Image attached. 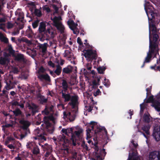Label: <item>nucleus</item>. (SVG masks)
<instances>
[{
	"label": "nucleus",
	"instance_id": "nucleus-23",
	"mask_svg": "<svg viewBox=\"0 0 160 160\" xmlns=\"http://www.w3.org/2000/svg\"><path fill=\"white\" fill-rule=\"evenodd\" d=\"M15 57L16 60L19 61H22L24 60V57L22 54L18 53L16 55L14 54V56H13Z\"/></svg>",
	"mask_w": 160,
	"mask_h": 160
},
{
	"label": "nucleus",
	"instance_id": "nucleus-5",
	"mask_svg": "<svg viewBox=\"0 0 160 160\" xmlns=\"http://www.w3.org/2000/svg\"><path fill=\"white\" fill-rule=\"evenodd\" d=\"M19 122L22 125V128L25 130V134H22L20 135H17L15 132H14V134L15 137L17 138L22 139L24 138L28 133H29V132L28 130L27 129V128L30 125V123L28 121L22 119L19 121Z\"/></svg>",
	"mask_w": 160,
	"mask_h": 160
},
{
	"label": "nucleus",
	"instance_id": "nucleus-2",
	"mask_svg": "<svg viewBox=\"0 0 160 160\" xmlns=\"http://www.w3.org/2000/svg\"><path fill=\"white\" fill-rule=\"evenodd\" d=\"M88 126L89 128L87 130L86 138L89 144H93V142L91 139L93 135L94 137H96V133L102 130H103L106 133L107 132L105 128L99 126L97 122L91 121L88 125Z\"/></svg>",
	"mask_w": 160,
	"mask_h": 160
},
{
	"label": "nucleus",
	"instance_id": "nucleus-63",
	"mask_svg": "<svg viewBox=\"0 0 160 160\" xmlns=\"http://www.w3.org/2000/svg\"><path fill=\"white\" fill-rule=\"evenodd\" d=\"M8 147L10 149H12L14 148V146L12 144H9L8 145Z\"/></svg>",
	"mask_w": 160,
	"mask_h": 160
},
{
	"label": "nucleus",
	"instance_id": "nucleus-35",
	"mask_svg": "<svg viewBox=\"0 0 160 160\" xmlns=\"http://www.w3.org/2000/svg\"><path fill=\"white\" fill-rule=\"evenodd\" d=\"M14 26V24L11 22H8L7 24V28L8 29L12 28Z\"/></svg>",
	"mask_w": 160,
	"mask_h": 160
},
{
	"label": "nucleus",
	"instance_id": "nucleus-12",
	"mask_svg": "<svg viewBox=\"0 0 160 160\" xmlns=\"http://www.w3.org/2000/svg\"><path fill=\"white\" fill-rule=\"evenodd\" d=\"M153 136L156 141L160 140V125H156L154 127Z\"/></svg>",
	"mask_w": 160,
	"mask_h": 160
},
{
	"label": "nucleus",
	"instance_id": "nucleus-25",
	"mask_svg": "<svg viewBox=\"0 0 160 160\" xmlns=\"http://www.w3.org/2000/svg\"><path fill=\"white\" fill-rule=\"evenodd\" d=\"M72 70V67L71 66H68L67 67L63 68L62 70L63 72L66 73H68L71 72Z\"/></svg>",
	"mask_w": 160,
	"mask_h": 160
},
{
	"label": "nucleus",
	"instance_id": "nucleus-55",
	"mask_svg": "<svg viewBox=\"0 0 160 160\" xmlns=\"http://www.w3.org/2000/svg\"><path fill=\"white\" fill-rule=\"evenodd\" d=\"M82 146L84 148L86 149L87 150L88 149V148L87 146L85 144L84 142H83V143L82 144Z\"/></svg>",
	"mask_w": 160,
	"mask_h": 160
},
{
	"label": "nucleus",
	"instance_id": "nucleus-8",
	"mask_svg": "<svg viewBox=\"0 0 160 160\" xmlns=\"http://www.w3.org/2000/svg\"><path fill=\"white\" fill-rule=\"evenodd\" d=\"M46 24L44 22H41L39 27V31L40 33L45 32V33H48L51 36V37H53L55 34V33L53 32L52 29H48L47 31H46Z\"/></svg>",
	"mask_w": 160,
	"mask_h": 160
},
{
	"label": "nucleus",
	"instance_id": "nucleus-22",
	"mask_svg": "<svg viewBox=\"0 0 160 160\" xmlns=\"http://www.w3.org/2000/svg\"><path fill=\"white\" fill-rule=\"evenodd\" d=\"M6 51L9 52L10 54L12 56H14L15 51L14 50L11 45H8L6 48Z\"/></svg>",
	"mask_w": 160,
	"mask_h": 160
},
{
	"label": "nucleus",
	"instance_id": "nucleus-52",
	"mask_svg": "<svg viewBox=\"0 0 160 160\" xmlns=\"http://www.w3.org/2000/svg\"><path fill=\"white\" fill-rule=\"evenodd\" d=\"M100 91L99 89H98L96 92L94 93V95L95 96H96L98 95H99L100 93Z\"/></svg>",
	"mask_w": 160,
	"mask_h": 160
},
{
	"label": "nucleus",
	"instance_id": "nucleus-36",
	"mask_svg": "<svg viewBox=\"0 0 160 160\" xmlns=\"http://www.w3.org/2000/svg\"><path fill=\"white\" fill-rule=\"evenodd\" d=\"M104 82H103V84L107 87H108L110 85V83L108 79H107L106 78L104 79Z\"/></svg>",
	"mask_w": 160,
	"mask_h": 160
},
{
	"label": "nucleus",
	"instance_id": "nucleus-21",
	"mask_svg": "<svg viewBox=\"0 0 160 160\" xmlns=\"http://www.w3.org/2000/svg\"><path fill=\"white\" fill-rule=\"evenodd\" d=\"M29 108L34 114L37 112L38 110V107L33 103L29 104L28 106Z\"/></svg>",
	"mask_w": 160,
	"mask_h": 160
},
{
	"label": "nucleus",
	"instance_id": "nucleus-10",
	"mask_svg": "<svg viewBox=\"0 0 160 160\" xmlns=\"http://www.w3.org/2000/svg\"><path fill=\"white\" fill-rule=\"evenodd\" d=\"M152 102V106L158 111H160V102L154 100L153 96H150L147 100V103Z\"/></svg>",
	"mask_w": 160,
	"mask_h": 160
},
{
	"label": "nucleus",
	"instance_id": "nucleus-47",
	"mask_svg": "<svg viewBox=\"0 0 160 160\" xmlns=\"http://www.w3.org/2000/svg\"><path fill=\"white\" fill-rule=\"evenodd\" d=\"M57 63L61 65H62L64 64V61L62 59H60V61L58 60L56 62Z\"/></svg>",
	"mask_w": 160,
	"mask_h": 160
},
{
	"label": "nucleus",
	"instance_id": "nucleus-48",
	"mask_svg": "<svg viewBox=\"0 0 160 160\" xmlns=\"http://www.w3.org/2000/svg\"><path fill=\"white\" fill-rule=\"evenodd\" d=\"M43 9L45 10H46L48 12H50V8L47 6H44V7Z\"/></svg>",
	"mask_w": 160,
	"mask_h": 160
},
{
	"label": "nucleus",
	"instance_id": "nucleus-28",
	"mask_svg": "<svg viewBox=\"0 0 160 160\" xmlns=\"http://www.w3.org/2000/svg\"><path fill=\"white\" fill-rule=\"evenodd\" d=\"M144 121L146 122H149L150 121V117L148 113H145L143 117Z\"/></svg>",
	"mask_w": 160,
	"mask_h": 160
},
{
	"label": "nucleus",
	"instance_id": "nucleus-37",
	"mask_svg": "<svg viewBox=\"0 0 160 160\" xmlns=\"http://www.w3.org/2000/svg\"><path fill=\"white\" fill-rule=\"evenodd\" d=\"M105 69L104 67H99L97 68V70L99 73L101 74L103 73Z\"/></svg>",
	"mask_w": 160,
	"mask_h": 160
},
{
	"label": "nucleus",
	"instance_id": "nucleus-18",
	"mask_svg": "<svg viewBox=\"0 0 160 160\" xmlns=\"http://www.w3.org/2000/svg\"><path fill=\"white\" fill-rule=\"evenodd\" d=\"M150 127L151 126L149 124H148L143 126L142 128V129L145 132L147 135H146L143 132H141V133L142 134H143L144 137L147 139H148V135L150 134L149 129Z\"/></svg>",
	"mask_w": 160,
	"mask_h": 160
},
{
	"label": "nucleus",
	"instance_id": "nucleus-15",
	"mask_svg": "<svg viewBox=\"0 0 160 160\" xmlns=\"http://www.w3.org/2000/svg\"><path fill=\"white\" fill-rule=\"evenodd\" d=\"M149 160H160V152L157 151L150 152L149 155Z\"/></svg>",
	"mask_w": 160,
	"mask_h": 160
},
{
	"label": "nucleus",
	"instance_id": "nucleus-62",
	"mask_svg": "<svg viewBox=\"0 0 160 160\" xmlns=\"http://www.w3.org/2000/svg\"><path fill=\"white\" fill-rule=\"evenodd\" d=\"M18 72V69L17 68H13V72H14V73H16Z\"/></svg>",
	"mask_w": 160,
	"mask_h": 160
},
{
	"label": "nucleus",
	"instance_id": "nucleus-13",
	"mask_svg": "<svg viewBox=\"0 0 160 160\" xmlns=\"http://www.w3.org/2000/svg\"><path fill=\"white\" fill-rule=\"evenodd\" d=\"M62 132L67 136H69V134L71 137V139H72L73 144L74 146L76 145V143L74 142V140H78V139L75 138L74 136L72 134V128L67 129H62Z\"/></svg>",
	"mask_w": 160,
	"mask_h": 160
},
{
	"label": "nucleus",
	"instance_id": "nucleus-43",
	"mask_svg": "<svg viewBox=\"0 0 160 160\" xmlns=\"http://www.w3.org/2000/svg\"><path fill=\"white\" fill-rule=\"evenodd\" d=\"M70 54V51L68 50H66L63 53V56L64 57H69Z\"/></svg>",
	"mask_w": 160,
	"mask_h": 160
},
{
	"label": "nucleus",
	"instance_id": "nucleus-3",
	"mask_svg": "<svg viewBox=\"0 0 160 160\" xmlns=\"http://www.w3.org/2000/svg\"><path fill=\"white\" fill-rule=\"evenodd\" d=\"M155 28L153 27V25H151L150 24L149 33V50L148 52L147 53V56L145 58L144 63L149 62L151 58L152 57V55L155 54L156 55V54L158 52V49L157 43H154L153 45L151 42V34L150 31L152 30L153 33L155 32ZM144 65V63H143L141 67L143 68Z\"/></svg>",
	"mask_w": 160,
	"mask_h": 160
},
{
	"label": "nucleus",
	"instance_id": "nucleus-27",
	"mask_svg": "<svg viewBox=\"0 0 160 160\" xmlns=\"http://www.w3.org/2000/svg\"><path fill=\"white\" fill-rule=\"evenodd\" d=\"M62 87L63 89V91L65 92L66 91L68 88V83L66 80L63 79L62 80Z\"/></svg>",
	"mask_w": 160,
	"mask_h": 160
},
{
	"label": "nucleus",
	"instance_id": "nucleus-61",
	"mask_svg": "<svg viewBox=\"0 0 160 160\" xmlns=\"http://www.w3.org/2000/svg\"><path fill=\"white\" fill-rule=\"evenodd\" d=\"M131 143L133 145V146L135 147H136L138 146L137 143L136 142H135L133 141H132Z\"/></svg>",
	"mask_w": 160,
	"mask_h": 160
},
{
	"label": "nucleus",
	"instance_id": "nucleus-58",
	"mask_svg": "<svg viewBox=\"0 0 160 160\" xmlns=\"http://www.w3.org/2000/svg\"><path fill=\"white\" fill-rule=\"evenodd\" d=\"M24 18V16L22 13L21 12L19 15V17L18 18L19 19H23Z\"/></svg>",
	"mask_w": 160,
	"mask_h": 160
},
{
	"label": "nucleus",
	"instance_id": "nucleus-7",
	"mask_svg": "<svg viewBox=\"0 0 160 160\" xmlns=\"http://www.w3.org/2000/svg\"><path fill=\"white\" fill-rule=\"evenodd\" d=\"M84 52V56L88 61H91L97 57L95 51L91 49L85 50Z\"/></svg>",
	"mask_w": 160,
	"mask_h": 160
},
{
	"label": "nucleus",
	"instance_id": "nucleus-20",
	"mask_svg": "<svg viewBox=\"0 0 160 160\" xmlns=\"http://www.w3.org/2000/svg\"><path fill=\"white\" fill-rule=\"evenodd\" d=\"M58 140L60 142L61 144H63L64 143L65 144L68 143L69 142V140L66 136L63 135H60L58 137Z\"/></svg>",
	"mask_w": 160,
	"mask_h": 160
},
{
	"label": "nucleus",
	"instance_id": "nucleus-49",
	"mask_svg": "<svg viewBox=\"0 0 160 160\" xmlns=\"http://www.w3.org/2000/svg\"><path fill=\"white\" fill-rule=\"evenodd\" d=\"M86 109L89 112H91L92 109L93 107L92 106H89V107H85Z\"/></svg>",
	"mask_w": 160,
	"mask_h": 160
},
{
	"label": "nucleus",
	"instance_id": "nucleus-64",
	"mask_svg": "<svg viewBox=\"0 0 160 160\" xmlns=\"http://www.w3.org/2000/svg\"><path fill=\"white\" fill-rule=\"evenodd\" d=\"M42 100L43 102H45L47 101V99L44 98L43 97H42Z\"/></svg>",
	"mask_w": 160,
	"mask_h": 160
},
{
	"label": "nucleus",
	"instance_id": "nucleus-57",
	"mask_svg": "<svg viewBox=\"0 0 160 160\" xmlns=\"http://www.w3.org/2000/svg\"><path fill=\"white\" fill-rule=\"evenodd\" d=\"M77 42L80 45H82V44L81 40L79 38H77Z\"/></svg>",
	"mask_w": 160,
	"mask_h": 160
},
{
	"label": "nucleus",
	"instance_id": "nucleus-32",
	"mask_svg": "<svg viewBox=\"0 0 160 160\" xmlns=\"http://www.w3.org/2000/svg\"><path fill=\"white\" fill-rule=\"evenodd\" d=\"M57 68L54 71V72L58 75H59L61 73L62 68L59 65L56 66Z\"/></svg>",
	"mask_w": 160,
	"mask_h": 160
},
{
	"label": "nucleus",
	"instance_id": "nucleus-24",
	"mask_svg": "<svg viewBox=\"0 0 160 160\" xmlns=\"http://www.w3.org/2000/svg\"><path fill=\"white\" fill-rule=\"evenodd\" d=\"M6 18L5 17L2 18H0V29L2 28L5 26V24L4 23L6 21Z\"/></svg>",
	"mask_w": 160,
	"mask_h": 160
},
{
	"label": "nucleus",
	"instance_id": "nucleus-29",
	"mask_svg": "<svg viewBox=\"0 0 160 160\" xmlns=\"http://www.w3.org/2000/svg\"><path fill=\"white\" fill-rule=\"evenodd\" d=\"M39 77L41 79H44L48 81H50V78L48 74H42L40 75Z\"/></svg>",
	"mask_w": 160,
	"mask_h": 160
},
{
	"label": "nucleus",
	"instance_id": "nucleus-40",
	"mask_svg": "<svg viewBox=\"0 0 160 160\" xmlns=\"http://www.w3.org/2000/svg\"><path fill=\"white\" fill-rule=\"evenodd\" d=\"M34 12L36 15L38 16H40L41 15V13L40 10L36 9L34 11Z\"/></svg>",
	"mask_w": 160,
	"mask_h": 160
},
{
	"label": "nucleus",
	"instance_id": "nucleus-31",
	"mask_svg": "<svg viewBox=\"0 0 160 160\" xmlns=\"http://www.w3.org/2000/svg\"><path fill=\"white\" fill-rule=\"evenodd\" d=\"M52 110V108H49L48 107H46L45 109L42 111V114L44 115H47L49 114V111H51Z\"/></svg>",
	"mask_w": 160,
	"mask_h": 160
},
{
	"label": "nucleus",
	"instance_id": "nucleus-44",
	"mask_svg": "<svg viewBox=\"0 0 160 160\" xmlns=\"http://www.w3.org/2000/svg\"><path fill=\"white\" fill-rule=\"evenodd\" d=\"M146 105L144 103H142L140 105V114L143 112L144 108H145Z\"/></svg>",
	"mask_w": 160,
	"mask_h": 160
},
{
	"label": "nucleus",
	"instance_id": "nucleus-38",
	"mask_svg": "<svg viewBox=\"0 0 160 160\" xmlns=\"http://www.w3.org/2000/svg\"><path fill=\"white\" fill-rule=\"evenodd\" d=\"M151 69H154L155 70H158L160 71V65L157 66L156 65H155L154 66H151L150 67Z\"/></svg>",
	"mask_w": 160,
	"mask_h": 160
},
{
	"label": "nucleus",
	"instance_id": "nucleus-17",
	"mask_svg": "<svg viewBox=\"0 0 160 160\" xmlns=\"http://www.w3.org/2000/svg\"><path fill=\"white\" fill-rule=\"evenodd\" d=\"M43 150L46 151L45 154L46 157H48L52 152V147L51 146L47 144H45L44 146H42Z\"/></svg>",
	"mask_w": 160,
	"mask_h": 160
},
{
	"label": "nucleus",
	"instance_id": "nucleus-59",
	"mask_svg": "<svg viewBox=\"0 0 160 160\" xmlns=\"http://www.w3.org/2000/svg\"><path fill=\"white\" fill-rule=\"evenodd\" d=\"M76 153L75 152H73L72 153V158L73 159H75L76 157Z\"/></svg>",
	"mask_w": 160,
	"mask_h": 160
},
{
	"label": "nucleus",
	"instance_id": "nucleus-53",
	"mask_svg": "<svg viewBox=\"0 0 160 160\" xmlns=\"http://www.w3.org/2000/svg\"><path fill=\"white\" fill-rule=\"evenodd\" d=\"M12 105L13 106H18L19 105V103L17 101H15L12 102Z\"/></svg>",
	"mask_w": 160,
	"mask_h": 160
},
{
	"label": "nucleus",
	"instance_id": "nucleus-4",
	"mask_svg": "<svg viewBox=\"0 0 160 160\" xmlns=\"http://www.w3.org/2000/svg\"><path fill=\"white\" fill-rule=\"evenodd\" d=\"M56 119V113L50 116L45 117L43 119V123L42 124L43 128H45L47 131L50 133L53 132L54 130V127L50 123V121H52L55 123Z\"/></svg>",
	"mask_w": 160,
	"mask_h": 160
},
{
	"label": "nucleus",
	"instance_id": "nucleus-19",
	"mask_svg": "<svg viewBox=\"0 0 160 160\" xmlns=\"http://www.w3.org/2000/svg\"><path fill=\"white\" fill-rule=\"evenodd\" d=\"M83 131V130L82 128L78 127H76V130L74 133L76 137L78 138V139H80L82 138Z\"/></svg>",
	"mask_w": 160,
	"mask_h": 160
},
{
	"label": "nucleus",
	"instance_id": "nucleus-16",
	"mask_svg": "<svg viewBox=\"0 0 160 160\" xmlns=\"http://www.w3.org/2000/svg\"><path fill=\"white\" fill-rule=\"evenodd\" d=\"M43 128H37L34 131V133L35 134L39 137V139H41L42 140L45 141L46 140V137H45V135H46L45 134L43 135H42V129Z\"/></svg>",
	"mask_w": 160,
	"mask_h": 160
},
{
	"label": "nucleus",
	"instance_id": "nucleus-26",
	"mask_svg": "<svg viewBox=\"0 0 160 160\" xmlns=\"http://www.w3.org/2000/svg\"><path fill=\"white\" fill-rule=\"evenodd\" d=\"M9 59L6 57L0 58V64L4 65L9 62Z\"/></svg>",
	"mask_w": 160,
	"mask_h": 160
},
{
	"label": "nucleus",
	"instance_id": "nucleus-1",
	"mask_svg": "<svg viewBox=\"0 0 160 160\" xmlns=\"http://www.w3.org/2000/svg\"><path fill=\"white\" fill-rule=\"evenodd\" d=\"M62 97L64 99V101L68 102L71 99V102L69 103L73 108L75 109L78 104V98L76 96L71 97L69 94L64 93L62 91ZM76 110L75 111L70 112L68 110H66L63 112V118L66 120L72 121L74 120L76 116Z\"/></svg>",
	"mask_w": 160,
	"mask_h": 160
},
{
	"label": "nucleus",
	"instance_id": "nucleus-14",
	"mask_svg": "<svg viewBox=\"0 0 160 160\" xmlns=\"http://www.w3.org/2000/svg\"><path fill=\"white\" fill-rule=\"evenodd\" d=\"M9 78L10 79H12V80L8 79L6 80V86H5V88L8 90H9L14 88L15 85L16 84V83L15 82L13 81V77L12 76H10Z\"/></svg>",
	"mask_w": 160,
	"mask_h": 160
},
{
	"label": "nucleus",
	"instance_id": "nucleus-46",
	"mask_svg": "<svg viewBox=\"0 0 160 160\" xmlns=\"http://www.w3.org/2000/svg\"><path fill=\"white\" fill-rule=\"evenodd\" d=\"M3 126L4 127H6V128H8V127H13V124H10L7 123V124H5L4 125H3Z\"/></svg>",
	"mask_w": 160,
	"mask_h": 160
},
{
	"label": "nucleus",
	"instance_id": "nucleus-45",
	"mask_svg": "<svg viewBox=\"0 0 160 160\" xmlns=\"http://www.w3.org/2000/svg\"><path fill=\"white\" fill-rule=\"evenodd\" d=\"M86 68L88 70H90L92 68V65L91 63H88L86 65Z\"/></svg>",
	"mask_w": 160,
	"mask_h": 160
},
{
	"label": "nucleus",
	"instance_id": "nucleus-50",
	"mask_svg": "<svg viewBox=\"0 0 160 160\" xmlns=\"http://www.w3.org/2000/svg\"><path fill=\"white\" fill-rule=\"evenodd\" d=\"M48 64L51 67L54 68L55 67L54 64L52 63L51 61H50L48 62Z\"/></svg>",
	"mask_w": 160,
	"mask_h": 160
},
{
	"label": "nucleus",
	"instance_id": "nucleus-34",
	"mask_svg": "<svg viewBox=\"0 0 160 160\" xmlns=\"http://www.w3.org/2000/svg\"><path fill=\"white\" fill-rule=\"evenodd\" d=\"M32 34L33 32L31 28L28 29L26 31V35L28 37H31Z\"/></svg>",
	"mask_w": 160,
	"mask_h": 160
},
{
	"label": "nucleus",
	"instance_id": "nucleus-6",
	"mask_svg": "<svg viewBox=\"0 0 160 160\" xmlns=\"http://www.w3.org/2000/svg\"><path fill=\"white\" fill-rule=\"evenodd\" d=\"M53 21V25L55 26L61 33L64 32V27L61 22L62 18L60 16L55 17L51 18Z\"/></svg>",
	"mask_w": 160,
	"mask_h": 160
},
{
	"label": "nucleus",
	"instance_id": "nucleus-30",
	"mask_svg": "<svg viewBox=\"0 0 160 160\" xmlns=\"http://www.w3.org/2000/svg\"><path fill=\"white\" fill-rule=\"evenodd\" d=\"M0 39L2 41L5 43H7L8 42V39L1 32H0Z\"/></svg>",
	"mask_w": 160,
	"mask_h": 160
},
{
	"label": "nucleus",
	"instance_id": "nucleus-41",
	"mask_svg": "<svg viewBox=\"0 0 160 160\" xmlns=\"http://www.w3.org/2000/svg\"><path fill=\"white\" fill-rule=\"evenodd\" d=\"M13 113L16 116H18L21 114V112L19 109H17L13 111Z\"/></svg>",
	"mask_w": 160,
	"mask_h": 160
},
{
	"label": "nucleus",
	"instance_id": "nucleus-51",
	"mask_svg": "<svg viewBox=\"0 0 160 160\" xmlns=\"http://www.w3.org/2000/svg\"><path fill=\"white\" fill-rule=\"evenodd\" d=\"M32 25L33 28H35L38 26V23L36 22H35L32 24Z\"/></svg>",
	"mask_w": 160,
	"mask_h": 160
},
{
	"label": "nucleus",
	"instance_id": "nucleus-42",
	"mask_svg": "<svg viewBox=\"0 0 160 160\" xmlns=\"http://www.w3.org/2000/svg\"><path fill=\"white\" fill-rule=\"evenodd\" d=\"M33 153L35 154H37L39 153V149L37 147H35L33 148Z\"/></svg>",
	"mask_w": 160,
	"mask_h": 160
},
{
	"label": "nucleus",
	"instance_id": "nucleus-60",
	"mask_svg": "<svg viewBox=\"0 0 160 160\" xmlns=\"http://www.w3.org/2000/svg\"><path fill=\"white\" fill-rule=\"evenodd\" d=\"M128 160H131V159L130 158L129 156L128 158ZM133 160H140V158L139 156L137 157L136 158L134 159Z\"/></svg>",
	"mask_w": 160,
	"mask_h": 160
},
{
	"label": "nucleus",
	"instance_id": "nucleus-39",
	"mask_svg": "<svg viewBox=\"0 0 160 160\" xmlns=\"http://www.w3.org/2000/svg\"><path fill=\"white\" fill-rule=\"evenodd\" d=\"M57 107L59 110H62L64 109V107L63 104L60 100L59 104L57 105Z\"/></svg>",
	"mask_w": 160,
	"mask_h": 160
},
{
	"label": "nucleus",
	"instance_id": "nucleus-11",
	"mask_svg": "<svg viewBox=\"0 0 160 160\" xmlns=\"http://www.w3.org/2000/svg\"><path fill=\"white\" fill-rule=\"evenodd\" d=\"M67 23L69 28L73 31L74 34H78L79 33V30L77 28V23H74L73 21L71 19L68 21Z\"/></svg>",
	"mask_w": 160,
	"mask_h": 160
},
{
	"label": "nucleus",
	"instance_id": "nucleus-9",
	"mask_svg": "<svg viewBox=\"0 0 160 160\" xmlns=\"http://www.w3.org/2000/svg\"><path fill=\"white\" fill-rule=\"evenodd\" d=\"M106 153L105 149H103L99 150L97 146H95V152L94 155L96 158L97 160H102V157H104Z\"/></svg>",
	"mask_w": 160,
	"mask_h": 160
},
{
	"label": "nucleus",
	"instance_id": "nucleus-33",
	"mask_svg": "<svg viewBox=\"0 0 160 160\" xmlns=\"http://www.w3.org/2000/svg\"><path fill=\"white\" fill-rule=\"evenodd\" d=\"M27 148L32 149L35 147V144L33 142H29L27 145Z\"/></svg>",
	"mask_w": 160,
	"mask_h": 160
},
{
	"label": "nucleus",
	"instance_id": "nucleus-56",
	"mask_svg": "<svg viewBox=\"0 0 160 160\" xmlns=\"http://www.w3.org/2000/svg\"><path fill=\"white\" fill-rule=\"evenodd\" d=\"M45 71L44 69L42 67L40 68L39 70V72H43Z\"/></svg>",
	"mask_w": 160,
	"mask_h": 160
},
{
	"label": "nucleus",
	"instance_id": "nucleus-54",
	"mask_svg": "<svg viewBox=\"0 0 160 160\" xmlns=\"http://www.w3.org/2000/svg\"><path fill=\"white\" fill-rule=\"evenodd\" d=\"M42 52H45L47 48H46V47L44 45L42 46Z\"/></svg>",
	"mask_w": 160,
	"mask_h": 160
}]
</instances>
